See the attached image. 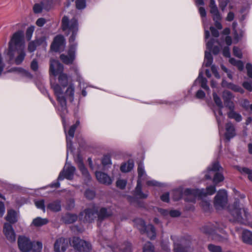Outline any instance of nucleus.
Wrapping results in <instances>:
<instances>
[{"label": "nucleus", "instance_id": "obj_1", "mask_svg": "<svg viewBox=\"0 0 252 252\" xmlns=\"http://www.w3.org/2000/svg\"><path fill=\"white\" fill-rule=\"evenodd\" d=\"M62 28L67 35L71 33L69 42L71 44L67 51V55L62 54L60 56L62 61L66 64L72 63L75 58V51L77 44L74 43L78 31V23L75 18L70 20L66 16H64L62 20Z\"/></svg>", "mask_w": 252, "mask_h": 252}, {"label": "nucleus", "instance_id": "obj_2", "mask_svg": "<svg viewBox=\"0 0 252 252\" xmlns=\"http://www.w3.org/2000/svg\"><path fill=\"white\" fill-rule=\"evenodd\" d=\"M23 37V32L19 31L13 34L8 43L7 55L17 65L22 63L26 55Z\"/></svg>", "mask_w": 252, "mask_h": 252}, {"label": "nucleus", "instance_id": "obj_3", "mask_svg": "<svg viewBox=\"0 0 252 252\" xmlns=\"http://www.w3.org/2000/svg\"><path fill=\"white\" fill-rule=\"evenodd\" d=\"M52 88L57 96V100L60 104L61 111L63 114L67 113L66 100L64 95H65L70 102L73 101L74 94V87L73 84H71L67 87L65 94H63V89L59 84H53L52 85Z\"/></svg>", "mask_w": 252, "mask_h": 252}, {"label": "nucleus", "instance_id": "obj_4", "mask_svg": "<svg viewBox=\"0 0 252 252\" xmlns=\"http://www.w3.org/2000/svg\"><path fill=\"white\" fill-rule=\"evenodd\" d=\"M230 213L233 217L232 220L234 222H238L241 224L249 225L252 228V222L248 223L250 218V214L246 208H240L239 202H235L233 206L229 208Z\"/></svg>", "mask_w": 252, "mask_h": 252}, {"label": "nucleus", "instance_id": "obj_5", "mask_svg": "<svg viewBox=\"0 0 252 252\" xmlns=\"http://www.w3.org/2000/svg\"><path fill=\"white\" fill-rule=\"evenodd\" d=\"M216 192V186H210L206 189H187L184 193L189 196L185 198L187 201L194 202L195 197L202 198L207 195H212Z\"/></svg>", "mask_w": 252, "mask_h": 252}, {"label": "nucleus", "instance_id": "obj_6", "mask_svg": "<svg viewBox=\"0 0 252 252\" xmlns=\"http://www.w3.org/2000/svg\"><path fill=\"white\" fill-rule=\"evenodd\" d=\"M63 66L58 61L50 60V72L54 76L59 74L58 80L60 84L63 87L68 84V76L66 74L63 73Z\"/></svg>", "mask_w": 252, "mask_h": 252}, {"label": "nucleus", "instance_id": "obj_7", "mask_svg": "<svg viewBox=\"0 0 252 252\" xmlns=\"http://www.w3.org/2000/svg\"><path fill=\"white\" fill-rule=\"evenodd\" d=\"M71 245L74 248V252H90L92 250L90 243L77 237L73 238Z\"/></svg>", "mask_w": 252, "mask_h": 252}, {"label": "nucleus", "instance_id": "obj_8", "mask_svg": "<svg viewBox=\"0 0 252 252\" xmlns=\"http://www.w3.org/2000/svg\"><path fill=\"white\" fill-rule=\"evenodd\" d=\"M221 168L219 163L218 161H215L213 163L211 166L208 168V173L205 175L206 179H211L212 177V172L214 173V177L213 178V182L215 184L222 181L224 179L223 175L219 173L218 171Z\"/></svg>", "mask_w": 252, "mask_h": 252}, {"label": "nucleus", "instance_id": "obj_9", "mask_svg": "<svg viewBox=\"0 0 252 252\" xmlns=\"http://www.w3.org/2000/svg\"><path fill=\"white\" fill-rule=\"evenodd\" d=\"M134 222L141 232L142 233L146 232L148 237L151 239H154L156 237V230L153 225L149 224L146 226L145 221L141 219L135 220Z\"/></svg>", "mask_w": 252, "mask_h": 252}, {"label": "nucleus", "instance_id": "obj_10", "mask_svg": "<svg viewBox=\"0 0 252 252\" xmlns=\"http://www.w3.org/2000/svg\"><path fill=\"white\" fill-rule=\"evenodd\" d=\"M210 13L212 15V18L215 22V27L219 30H221L222 26L220 23L222 17L219 11L218 7L216 4L215 0H210Z\"/></svg>", "mask_w": 252, "mask_h": 252}, {"label": "nucleus", "instance_id": "obj_11", "mask_svg": "<svg viewBox=\"0 0 252 252\" xmlns=\"http://www.w3.org/2000/svg\"><path fill=\"white\" fill-rule=\"evenodd\" d=\"M101 245L104 248L108 247L113 252H132L131 245L130 243L126 242L120 246L116 244L113 245L109 244V242L102 243Z\"/></svg>", "mask_w": 252, "mask_h": 252}, {"label": "nucleus", "instance_id": "obj_12", "mask_svg": "<svg viewBox=\"0 0 252 252\" xmlns=\"http://www.w3.org/2000/svg\"><path fill=\"white\" fill-rule=\"evenodd\" d=\"M227 202V195L224 189L220 190L215 197L214 205L216 209H219L224 207Z\"/></svg>", "mask_w": 252, "mask_h": 252}, {"label": "nucleus", "instance_id": "obj_13", "mask_svg": "<svg viewBox=\"0 0 252 252\" xmlns=\"http://www.w3.org/2000/svg\"><path fill=\"white\" fill-rule=\"evenodd\" d=\"M98 217V210L96 208L93 207L92 208L85 209L80 214V219L84 221L92 222Z\"/></svg>", "mask_w": 252, "mask_h": 252}, {"label": "nucleus", "instance_id": "obj_14", "mask_svg": "<svg viewBox=\"0 0 252 252\" xmlns=\"http://www.w3.org/2000/svg\"><path fill=\"white\" fill-rule=\"evenodd\" d=\"M202 230L205 233L212 235V239L219 241H222V238L220 237L219 234H216L215 232H220L223 234L222 228H220L218 226H215L213 227L212 225L209 224L204 226L202 228Z\"/></svg>", "mask_w": 252, "mask_h": 252}, {"label": "nucleus", "instance_id": "obj_15", "mask_svg": "<svg viewBox=\"0 0 252 252\" xmlns=\"http://www.w3.org/2000/svg\"><path fill=\"white\" fill-rule=\"evenodd\" d=\"M75 171V168L70 165H65L62 172H60L58 180L59 181L63 180L64 178L68 180H72L74 172Z\"/></svg>", "mask_w": 252, "mask_h": 252}, {"label": "nucleus", "instance_id": "obj_16", "mask_svg": "<svg viewBox=\"0 0 252 252\" xmlns=\"http://www.w3.org/2000/svg\"><path fill=\"white\" fill-rule=\"evenodd\" d=\"M18 245L19 249L23 252H28L32 250V242L25 236H20L18 237Z\"/></svg>", "mask_w": 252, "mask_h": 252}, {"label": "nucleus", "instance_id": "obj_17", "mask_svg": "<svg viewBox=\"0 0 252 252\" xmlns=\"http://www.w3.org/2000/svg\"><path fill=\"white\" fill-rule=\"evenodd\" d=\"M171 239L174 241V252H188V248L185 246L186 240L184 239H176L171 236Z\"/></svg>", "mask_w": 252, "mask_h": 252}, {"label": "nucleus", "instance_id": "obj_18", "mask_svg": "<svg viewBox=\"0 0 252 252\" xmlns=\"http://www.w3.org/2000/svg\"><path fill=\"white\" fill-rule=\"evenodd\" d=\"M64 45L65 40L64 37L62 35H58L54 38L51 46V49L55 52H59L64 48Z\"/></svg>", "mask_w": 252, "mask_h": 252}, {"label": "nucleus", "instance_id": "obj_19", "mask_svg": "<svg viewBox=\"0 0 252 252\" xmlns=\"http://www.w3.org/2000/svg\"><path fill=\"white\" fill-rule=\"evenodd\" d=\"M3 233L8 241L11 242L15 241L16 234L12 226L10 224L8 223L4 224Z\"/></svg>", "mask_w": 252, "mask_h": 252}, {"label": "nucleus", "instance_id": "obj_20", "mask_svg": "<svg viewBox=\"0 0 252 252\" xmlns=\"http://www.w3.org/2000/svg\"><path fill=\"white\" fill-rule=\"evenodd\" d=\"M68 247V242L66 239L61 237L56 240L54 244L55 252H64Z\"/></svg>", "mask_w": 252, "mask_h": 252}, {"label": "nucleus", "instance_id": "obj_21", "mask_svg": "<svg viewBox=\"0 0 252 252\" xmlns=\"http://www.w3.org/2000/svg\"><path fill=\"white\" fill-rule=\"evenodd\" d=\"M40 45H43V46L47 45V43L44 38H40L34 41H31L28 45V51L30 52H33L36 50V47Z\"/></svg>", "mask_w": 252, "mask_h": 252}, {"label": "nucleus", "instance_id": "obj_22", "mask_svg": "<svg viewBox=\"0 0 252 252\" xmlns=\"http://www.w3.org/2000/svg\"><path fill=\"white\" fill-rule=\"evenodd\" d=\"M95 176L97 180L99 182L105 185H110L112 180L111 178L106 174L97 171L95 172Z\"/></svg>", "mask_w": 252, "mask_h": 252}, {"label": "nucleus", "instance_id": "obj_23", "mask_svg": "<svg viewBox=\"0 0 252 252\" xmlns=\"http://www.w3.org/2000/svg\"><path fill=\"white\" fill-rule=\"evenodd\" d=\"M80 122L77 121L76 123L71 126L68 131V135L66 136L67 147L71 145V139L73 138L75 130L79 126Z\"/></svg>", "mask_w": 252, "mask_h": 252}, {"label": "nucleus", "instance_id": "obj_24", "mask_svg": "<svg viewBox=\"0 0 252 252\" xmlns=\"http://www.w3.org/2000/svg\"><path fill=\"white\" fill-rule=\"evenodd\" d=\"M225 129V136L227 140H229L236 135L235 127L231 122L226 124Z\"/></svg>", "mask_w": 252, "mask_h": 252}, {"label": "nucleus", "instance_id": "obj_25", "mask_svg": "<svg viewBox=\"0 0 252 252\" xmlns=\"http://www.w3.org/2000/svg\"><path fill=\"white\" fill-rule=\"evenodd\" d=\"M113 212L111 208H102L98 212V218L99 219H103L112 215Z\"/></svg>", "mask_w": 252, "mask_h": 252}, {"label": "nucleus", "instance_id": "obj_26", "mask_svg": "<svg viewBox=\"0 0 252 252\" xmlns=\"http://www.w3.org/2000/svg\"><path fill=\"white\" fill-rule=\"evenodd\" d=\"M242 238L245 243L252 245V232L251 231L244 229L242 232Z\"/></svg>", "mask_w": 252, "mask_h": 252}, {"label": "nucleus", "instance_id": "obj_27", "mask_svg": "<svg viewBox=\"0 0 252 252\" xmlns=\"http://www.w3.org/2000/svg\"><path fill=\"white\" fill-rule=\"evenodd\" d=\"M134 195L140 198H146L148 196V194L144 193L142 191V185L139 179L137 180V186L134 190Z\"/></svg>", "mask_w": 252, "mask_h": 252}, {"label": "nucleus", "instance_id": "obj_28", "mask_svg": "<svg viewBox=\"0 0 252 252\" xmlns=\"http://www.w3.org/2000/svg\"><path fill=\"white\" fill-rule=\"evenodd\" d=\"M47 208L52 212H59L61 210V202L59 200L53 201L47 205Z\"/></svg>", "mask_w": 252, "mask_h": 252}, {"label": "nucleus", "instance_id": "obj_29", "mask_svg": "<svg viewBox=\"0 0 252 252\" xmlns=\"http://www.w3.org/2000/svg\"><path fill=\"white\" fill-rule=\"evenodd\" d=\"M5 219L10 223H15L17 221L16 212L13 210H8Z\"/></svg>", "mask_w": 252, "mask_h": 252}, {"label": "nucleus", "instance_id": "obj_30", "mask_svg": "<svg viewBox=\"0 0 252 252\" xmlns=\"http://www.w3.org/2000/svg\"><path fill=\"white\" fill-rule=\"evenodd\" d=\"M49 220L47 219H42L40 217H37L33 219L32 224L36 227H40L47 224Z\"/></svg>", "mask_w": 252, "mask_h": 252}, {"label": "nucleus", "instance_id": "obj_31", "mask_svg": "<svg viewBox=\"0 0 252 252\" xmlns=\"http://www.w3.org/2000/svg\"><path fill=\"white\" fill-rule=\"evenodd\" d=\"M77 219V216L76 215L72 214H66L63 217V221L65 223H72L75 222Z\"/></svg>", "mask_w": 252, "mask_h": 252}, {"label": "nucleus", "instance_id": "obj_32", "mask_svg": "<svg viewBox=\"0 0 252 252\" xmlns=\"http://www.w3.org/2000/svg\"><path fill=\"white\" fill-rule=\"evenodd\" d=\"M134 163L132 161L129 160L127 163L122 164L120 167L122 172H127L133 169Z\"/></svg>", "mask_w": 252, "mask_h": 252}, {"label": "nucleus", "instance_id": "obj_33", "mask_svg": "<svg viewBox=\"0 0 252 252\" xmlns=\"http://www.w3.org/2000/svg\"><path fill=\"white\" fill-rule=\"evenodd\" d=\"M227 116L229 118L234 119L237 122H240L242 120L241 115L234 110L229 111L227 113Z\"/></svg>", "mask_w": 252, "mask_h": 252}, {"label": "nucleus", "instance_id": "obj_34", "mask_svg": "<svg viewBox=\"0 0 252 252\" xmlns=\"http://www.w3.org/2000/svg\"><path fill=\"white\" fill-rule=\"evenodd\" d=\"M200 83L201 87L206 91H209V88L207 85V80L204 78L202 73H200L197 78Z\"/></svg>", "mask_w": 252, "mask_h": 252}, {"label": "nucleus", "instance_id": "obj_35", "mask_svg": "<svg viewBox=\"0 0 252 252\" xmlns=\"http://www.w3.org/2000/svg\"><path fill=\"white\" fill-rule=\"evenodd\" d=\"M239 171L242 174H245L248 175V177L249 180L252 182V170L247 168V167H240L239 168Z\"/></svg>", "mask_w": 252, "mask_h": 252}, {"label": "nucleus", "instance_id": "obj_36", "mask_svg": "<svg viewBox=\"0 0 252 252\" xmlns=\"http://www.w3.org/2000/svg\"><path fill=\"white\" fill-rule=\"evenodd\" d=\"M78 167L82 174L88 179H90L89 173L81 160L78 163Z\"/></svg>", "mask_w": 252, "mask_h": 252}, {"label": "nucleus", "instance_id": "obj_37", "mask_svg": "<svg viewBox=\"0 0 252 252\" xmlns=\"http://www.w3.org/2000/svg\"><path fill=\"white\" fill-rule=\"evenodd\" d=\"M143 252H155V247L150 242H147L143 247Z\"/></svg>", "mask_w": 252, "mask_h": 252}, {"label": "nucleus", "instance_id": "obj_38", "mask_svg": "<svg viewBox=\"0 0 252 252\" xmlns=\"http://www.w3.org/2000/svg\"><path fill=\"white\" fill-rule=\"evenodd\" d=\"M42 248V244L40 242H32V250L33 252H40Z\"/></svg>", "mask_w": 252, "mask_h": 252}, {"label": "nucleus", "instance_id": "obj_39", "mask_svg": "<svg viewBox=\"0 0 252 252\" xmlns=\"http://www.w3.org/2000/svg\"><path fill=\"white\" fill-rule=\"evenodd\" d=\"M227 88L236 92H240L241 94L244 93V90L240 87L235 85L232 83H229Z\"/></svg>", "mask_w": 252, "mask_h": 252}, {"label": "nucleus", "instance_id": "obj_40", "mask_svg": "<svg viewBox=\"0 0 252 252\" xmlns=\"http://www.w3.org/2000/svg\"><path fill=\"white\" fill-rule=\"evenodd\" d=\"M222 97L224 103H226L227 101L231 100V99L233 97V96L230 92L228 91H225L223 92Z\"/></svg>", "mask_w": 252, "mask_h": 252}, {"label": "nucleus", "instance_id": "obj_41", "mask_svg": "<svg viewBox=\"0 0 252 252\" xmlns=\"http://www.w3.org/2000/svg\"><path fill=\"white\" fill-rule=\"evenodd\" d=\"M72 1H75L76 4V7L78 9H82L85 8L86 0H72Z\"/></svg>", "mask_w": 252, "mask_h": 252}, {"label": "nucleus", "instance_id": "obj_42", "mask_svg": "<svg viewBox=\"0 0 252 252\" xmlns=\"http://www.w3.org/2000/svg\"><path fill=\"white\" fill-rule=\"evenodd\" d=\"M208 249L210 252H222L221 248L219 246L213 244H209Z\"/></svg>", "mask_w": 252, "mask_h": 252}, {"label": "nucleus", "instance_id": "obj_43", "mask_svg": "<svg viewBox=\"0 0 252 252\" xmlns=\"http://www.w3.org/2000/svg\"><path fill=\"white\" fill-rule=\"evenodd\" d=\"M213 98L216 104V105L220 107V108H222L223 107V105L222 101L219 96L217 95L216 93H213Z\"/></svg>", "mask_w": 252, "mask_h": 252}, {"label": "nucleus", "instance_id": "obj_44", "mask_svg": "<svg viewBox=\"0 0 252 252\" xmlns=\"http://www.w3.org/2000/svg\"><path fill=\"white\" fill-rule=\"evenodd\" d=\"M137 171L138 174V179L140 180V179L145 174L144 167L143 163H140L138 164Z\"/></svg>", "mask_w": 252, "mask_h": 252}, {"label": "nucleus", "instance_id": "obj_45", "mask_svg": "<svg viewBox=\"0 0 252 252\" xmlns=\"http://www.w3.org/2000/svg\"><path fill=\"white\" fill-rule=\"evenodd\" d=\"M35 205L36 207L42 210L44 212L45 211V206L44 205V201L43 199L35 201Z\"/></svg>", "mask_w": 252, "mask_h": 252}, {"label": "nucleus", "instance_id": "obj_46", "mask_svg": "<svg viewBox=\"0 0 252 252\" xmlns=\"http://www.w3.org/2000/svg\"><path fill=\"white\" fill-rule=\"evenodd\" d=\"M34 30V26H31L27 29L26 31V37L28 40H30L31 39Z\"/></svg>", "mask_w": 252, "mask_h": 252}, {"label": "nucleus", "instance_id": "obj_47", "mask_svg": "<svg viewBox=\"0 0 252 252\" xmlns=\"http://www.w3.org/2000/svg\"><path fill=\"white\" fill-rule=\"evenodd\" d=\"M126 183L125 180L119 179L116 182V186L121 189H124L126 186Z\"/></svg>", "mask_w": 252, "mask_h": 252}, {"label": "nucleus", "instance_id": "obj_48", "mask_svg": "<svg viewBox=\"0 0 252 252\" xmlns=\"http://www.w3.org/2000/svg\"><path fill=\"white\" fill-rule=\"evenodd\" d=\"M233 54L238 58H242V53L241 50L237 47L234 46L233 49Z\"/></svg>", "mask_w": 252, "mask_h": 252}, {"label": "nucleus", "instance_id": "obj_49", "mask_svg": "<svg viewBox=\"0 0 252 252\" xmlns=\"http://www.w3.org/2000/svg\"><path fill=\"white\" fill-rule=\"evenodd\" d=\"M43 8V4L41 2L40 4L36 3L33 6V11L35 13H38L41 12Z\"/></svg>", "mask_w": 252, "mask_h": 252}, {"label": "nucleus", "instance_id": "obj_50", "mask_svg": "<svg viewBox=\"0 0 252 252\" xmlns=\"http://www.w3.org/2000/svg\"><path fill=\"white\" fill-rule=\"evenodd\" d=\"M234 40L235 43H237L243 36L244 33L241 32L239 34L237 31H234Z\"/></svg>", "mask_w": 252, "mask_h": 252}, {"label": "nucleus", "instance_id": "obj_51", "mask_svg": "<svg viewBox=\"0 0 252 252\" xmlns=\"http://www.w3.org/2000/svg\"><path fill=\"white\" fill-rule=\"evenodd\" d=\"M182 193L180 190H175L173 191V198L174 200H178L182 197Z\"/></svg>", "mask_w": 252, "mask_h": 252}, {"label": "nucleus", "instance_id": "obj_52", "mask_svg": "<svg viewBox=\"0 0 252 252\" xmlns=\"http://www.w3.org/2000/svg\"><path fill=\"white\" fill-rule=\"evenodd\" d=\"M85 196L89 199H92L95 196V193L93 190L87 189L85 192Z\"/></svg>", "mask_w": 252, "mask_h": 252}, {"label": "nucleus", "instance_id": "obj_53", "mask_svg": "<svg viewBox=\"0 0 252 252\" xmlns=\"http://www.w3.org/2000/svg\"><path fill=\"white\" fill-rule=\"evenodd\" d=\"M102 164L103 165H107L108 164H111V158L110 157L109 155H105L103 157L102 159Z\"/></svg>", "mask_w": 252, "mask_h": 252}, {"label": "nucleus", "instance_id": "obj_54", "mask_svg": "<svg viewBox=\"0 0 252 252\" xmlns=\"http://www.w3.org/2000/svg\"><path fill=\"white\" fill-rule=\"evenodd\" d=\"M15 70L19 73H21V74L25 75L26 76L28 77H31L32 75L28 71H26V70L23 69L21 67H18L15 68Z\"/></svg>", "mask_w": 252, "mask_h": 252}, {"label": "nucleus", "instance_id": "obj_55", "mask_svg": "<svg viewBox=\"0 0 252 252\" xmlns=\"http://www.w3.org/2000/svg\"><path fill=\"white\" fill-rule=\"evenodd\" d=\"M31 68L34 71H36L38 70V64L36 59H34L32 61L31 63Z\"/></svg>", "mask_w": 252, "mask_h": 252}, {"label": "nucleus", "instance_id": "obj_56", "mask_svg": "<svg viewBox=\"0 0 252 252\" xmlns=\"http://www.w3.org/2000/svg\"><path fill=\"white\" fill-rule=\"evenodd\" d=\"M246 69L248 76L252 79V64L250 63H247Z\"/></svg>", "mask_w": 252, "mask_h": 252}, {"label": "nucleus", "instance_id": "obj_57", "mask_svg": "<svg viewBox=\"0 0 252 252\" xmlns=\"http://www.w3.org/2000/svg\"><path fill=\"white\" fill-rule=\"evenodd\" d=\"M243 86L249 92L252 91V83L249 82H244Z\"/></svg>", "mask_w": 252, "mask_h": 252}, {"label": "nucleus", "instance_id": "obj_58", "mask_svg": "<svg viewBox=\"0 0 252 252\" xmlns=\"http://www.w3.org/2000/svg\"><path fill=\"white\" fill-rule=\"evenodd\" d=\"M210 30L213 36L218 37L219 36V32L215 28L211 27Z\"/></svg>", "mask_w": 252, "mask_h": 252}, {"label": "nucleus", "instance_id": "obj_59", "mask_svg": "<svg viewBox=\"0 0 252 252\" xmlns=\"http://www.w3.org/2000/svg\"><path fill=\"white\" fill-rule=\"evenodd\" d=\"M161 200L165 202H168L169 201V194L168 192L163 194L160 196Z\"/></svg>", "mask_w": 252, "mask_h": 252}, {"label": "nucleus", "instance_id": "obj_60", "mask_svg": "<svg viewBox=\"0 0 252 252\" xmlns=\"http://www.w3.org/2000/svg\"><path fill=\"white\" fill-rule=\"evenodd\" d=\"M211 70L216 78H220L219 72H218L217 68L216 67V66L215 65H212Z\"/></svg>", "mask_w": 252, "mask_h": 252}, {"label": "nucleus", "instance_id": "obj_61", "mask_svg": "<svg viewBox=\"0 0 252 252\" xmlns=\"http://www.w3.org/2000/svg\"><path fill=\"white\" fill-rule=\"evenodd\" d=\"M205 96V93L201 90H198L196 94V97L199 99L203 98Z\"/></svg>", "mask_w": 252, "mask_h": 252}, {"label": "nucleus", "instance_id": "obj_62", "mask_svg": "<svg viewBox=\"0 0 252 252\" xmlns=\"http://www.w3.org/2000/svg\"><path fill=\"white\" fill-rule=\"evenodd\" d=\"M224 104L225 105V106L228 107L230 111L234 110V105L231 100L227 101L226 103Z\"/></svg>", "mask_w": 252, "mask_h": 252}, {"label": "nucleus", "instance_id": "obj_63", "mask_svg": "<svg viewBox=\"0 0 252 252\" xmlns=\"http://www.w3.org/2000/svg\"><path fill=\"white\" fill-rule=\"evenodd\" d=\"M223 55L227 58H229L230 57V53L228 47H225L223 48Z\"/></svg>", "mask_w": 252, "mask_h": 252}, {"label": "nucleus", "instance_id": "obj_64", "mask_svg": "<svg viewBox=\"0 0 252 252\" xmlns=\"http://www.w3.org/2000/svg\"><path fill=\"white\" fill-rule=\"evenodd\" d=\"M241 105L245 109H248L250 105L249 100L246 99H244L241 101Z\"/></svg>", "mask_w": 252, "mask_h": 252}]
</instances>
